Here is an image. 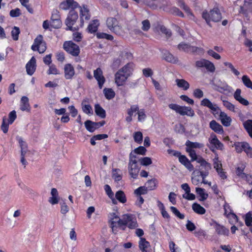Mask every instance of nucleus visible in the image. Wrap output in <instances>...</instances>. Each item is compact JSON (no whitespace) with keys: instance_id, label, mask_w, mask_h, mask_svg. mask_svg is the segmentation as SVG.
I'll use <instances>...</instances> for the list:
<instances>
[{"instance_id":"4be33fe9","label":"nucleus","mask_w":252,"mask_h":252,"mask_svg":"<svg viewBox=\"0 0 252 252\" xmlns=\"http://www.w3.org/2000/svg\"><path fill=\"white\" fill-rule=\"evenodd\" d=\"M79 8L80 12V19L81 21L82 26L84 24V19L85 20H89L90 18V15L89 14V11L88 9L85 6H83L82 7H78Z\"/></svg>"},{"instance_id":"f3484780","label":"nucleus","mask_w":252,"mask_h":252,"mask_svg":"<svg viewBox=\"0 0 252 252\" xmlns=\"http://www.w3.org/2000/svg\"><path fill=\"white\" fill-rule=\"evenodd\" d=\"M26 71L28 75H32L36 69V60L32 57L26 65Z\"/></svg>"},{"instance_id":"7c9ffc66","label":"nucleus","mask_w":252,"mask_h":252,"mask_svg":"<svg viewBox=\"0 0 252 252\" xmlns=\"http://www.w3.org/2000/svg\"><path fill=\"white\" fill-rule=\"evenodd\" d=\"M99 26V22L98 20H93L88 27L87 30L88 32L91 33L95 32L97 31Z\"/></svg>"},{"instance_id":"c756f323","label":"nucleus","mask_w":252,"mask_h":252,"mask_svg":"<svg viewBox=\"0 0 252 252\" xmlns=\"http://www.w3.org/2000/svg\"><path fill=\"white\" fill-rule=\"evenodd\" d=\"M164 59L168 62L176 63L178 62V58L173 56L168 51H165L163 54Z\"/></svg>"},{"instance_id":"5701e85b","label":"nucleus","mask_w":252,"mask_h":252,"mask_svg":"<svg viewBox=\"0 0 252 252\" xmlns=\"http://www.w3.org/2000/svg\"><path fill=\"white\" fill-rule=\"evenodd\" d=\"M241 90L240 89H237L235 91L234 94V97L238 101L239 103H240L241 104L245 105V106H248L249 104V102L247 99H245L244 98L242 97L241 95Z\"/></svg>"},{"instance_id":"6ab92c4d","label":"nucleus","mask_w":252,"mask_h":252,"mask_svg":"<svg viewBox=\"0 0 252 252\" xmlns=\"http://www.w3.org/2000/svg\"><path fill=\"white\" fill-rule=\"evenodd\" d=\"M219 119L220 120L221 124L225 126H229L231 125V119L230 117L224 112L221 111L220 110L219 112Z\"/></svg>"},{"instance_id":"a19ab883","label":"nucleus","mask_w":252,"mask_h":252,"mask_svg":"<svg viewBox=\"0 0 252 252\" xmlns=\"http://www.w3.org/2000/svg\"><path fill=\"white\" fill-rule=\"evenodd\" d=\"M157 181L156 179H151L148 180L146 183V187L147 190H152L155 189L157 187Z\"/></svg>"},{"instance_id":"39448f33","label":"nucleus","mask_w":252,"mask_h":252,"mask_svg":"<svg viewBox=\"0 0 252 252\" xmlns=\"http://www.w3.org/2000/svg\"><path fill=\"white\" fill-rule=\"evenodd\" d=\"M168 107L170 109L182 116L187 115L193 117L194 115V111L189 107L182 106L174 103L169 104Z\"/></svg>"},{"instance_id":"864d4df0","label":"nucleus","mask_w":252,"mask_h":252,"mask_svg":"<svg viewBox=\"0 0 252 252\" xmlns=\"http://www.w3.org/2000/svg\"><path fill=\"white\" fill-rule=\"evenodd\" d=\"M171 211L178 218L180 219H184L185 215L181 214L179 211L175 207H170Z\"/></svg>"},{"instance_id":"6e6552de","label":"nucleus","mask_w":252,"mask_h":252,"mask_svg":"<svg viewBox=\"0 0 252 252\" xmlns=\"http://www.w3.org/2000/svg\"><path fill=\"white\" fill-rule=\"evenodd\" d=\"M209 144L207 145V146L212 151L214 152L215 149L222 150L223 148V145L220 141L217 138L216 135L214 133H212L208 139Z\"/></svg>"},{"instance_id":"f704fd0d","label":"nucleus","mask_w":252,"mask_h":252,"mask_svg":"<svg viewBox=\"0 0 252 252\" xmlns=\"http://www.w3.org/2000/svg\"><path fill=\"white\" fill-rule=\"evenodd\" d=\"M112 176L115 181H120L122 179V172L120 169H113Z\"/></svg>"},{"instance_id":"a18cd8bd","label":"nucleus","mask_w":252,"mask_h":252,"mask_svg":"<svg viewBox=\"0 0 252 252\" xmlns=\"http://www.w3.org/2000/svg\"><path fill=\"white\" fill-rule=\"evenodd\" d=\"M242 81L244 85L248 88L252 86V82L247 75H243L242 77Z\"/></svg>"},{"instance_id":"4c0bfd02","label":"nucleus","mask_w":252,"mask_h":252,"mask_svg":"<svg viewBox=\"0 0 252 252\" xmlns=\"http://www.w3.org/2000/svg\"><path fill=\"white\" fill-rule=\"evenodd\" d=\"M103 93L105 98L108 100L113 98L115 96V92L111 88H104Z\"/></svg>"},{"instance_id":"423d86ee","label":"nucleus","mask_w":252,"mask_h":252,"mask_svg":"<svg viewBox=\"0 0 252 252\" xmlns=\"http://www.w3.org/2000/svg\"><path fill=\"white\" fill-rule=\"evenodd\" d=\"M78 18L77 12L75 9H71L65 20V24L67 27V29L73 31L78 29V27H73Z\"/></svg>"},{"instance_id":"0e129e2a","label":"nucleus","mask_w":252,"mask_h":252,"mask_svg":"<svg viewBox=\"0 0 252 252\" xmlns=\"http://www.w3.org/2000/svg\"><path fill=\"white\" fill-rule=\"evenodd\" d=\"M62 25V22L60 19L51 20V26L55 29L59 28Z\"/></svg>"},{"instance_id":"412c9836","label":"nucleus","mask_w":252,"mask_h":252,"mask_svg":"<svg viewBox=\"0 0 252 252\" xmlns=\"http://www.w3.org/2000/svg\"><path fill=\"white\" fill-rule=\"evenodd\" d=\"M178 5L185 11L190 19L195 21V17L194 15L191 12L189 7L185 4L184 1L180 0L179 1Z\"/></svg>"},{"instance_id":"aec40b11","label":"nucleus","mask_w":252,"mask_h":252,"mask_svg":"<svg viewBox=\"0 0 252 252\" xmlns=\"http://www.w3.org/2000/svg\"><path fill=\"white\" fill-rule=\"evenodd\" d=\"M64 77L66 79H71L75 74V71L73 66L68 63L64 65Z\"/></svg>"},{"instance_id":"774afa93","label":"nucleus","mask_w":252,"mask_h":252,"mask_svg":"<svg viewBox=\"0 0 252 252\" xmlns=\"http://www.w3.org/2000/svg\"><path fill=\"white\" fill-rule=\"evenodd\" d=\"M244 151L246 153L248 157L252 158V148L250 147L248 143H246V145L244 150Z\"/></svg>"},{"instance_id":"2f4dec72","label":"nucleus","mask_w":252,"mask_h":252,"mask_svg":"<svg viewBox=\"0 0 252 252\" xmlns=\"http://www.w3.org/2000/svg\"><path fill=\"white\" fill-rule=\"evenodd\" d=\"M95 113L101 118L104 119L106 117V112L105 110L98 104L94 105Z\"/></svg>"},{"instance_id":"de8ad7c7","label":"nucleus","mask_w":252,"mask_h":252,"mask_svg":"<svg viewBox=\"0 0 252 252\" xmlns=\"http://www.w3.org/2000/svg\"><path fill=\"white\" fill-rule=\"evenodd\" d=\"M147 188L146 186H142L139 187L134 190V193L137 195H141V194H145L147 193Z\"/></svg>"},{"instance_id":"bf43d9fd","label":"nucleus","mask_w":252,"mask_h":252,"mask_svg":"<svg viewBox=\"0 0 252 252\" xmlns=\"http://www.w3.org/2000/svg\"><path fill=\"white\" fill-rule=\"evenodd\" d=\"M21 14V10L19 8L10 10L9 13L10 16L12 17H17L20 16Z\"/></svg>"},{"instance_id":"f8f14e48","label":"nucleus","mask_w":252,"mask_h":252,"mask_svg":"<svg viewBox=\"0 0 252 252\" xmlns=\"http://www.w3.org/2000/svg\"><path fill=\"white\" fill-rule=\"evenodd\" d=\"M18 141L21 147V162L25 167L27 164V162L25 159V157L28 153L27 145L21 138H19Z\"/></svg>"},{"instance_id":"79ce46f5","label":"nucleus","mask_w":252,"mask_h":252,"mask_svg":"<svg viewBox=\"0 0 252 252\" xmlns=\"http://www.w3.org/2000/svg\"><path fill=\"white\" fill-rule=\"evenodd\" d=\"M19 1L21 5L25 7L29 13L31 14L33 13V10L29 3L30 0H19Z\"/></svg>"},{"instance_id":"a878e982","label":"nucleus","mask_w":252,"mask_h":252,"mask_svg":"<svg viewBox=\"0 0 252 252\" xmlns=\"http://www.w3.org/2000/svg\"><path fill=\"white\" fill-rule=\"evenodd\" d=\"M179 161L189 171L193 170V166L189 159L184 155H181L179 158Z\"/></svg>"},{"instance_id":"7ed1b4c3","label":"nucleus","mask_w":252,"mask_h":252,"mask_svg":"<svg viewBox=\"0 0 252 252\" xmlns=\"http://www.w3.org/2000/svg\"><path fill=\"white\" fill-rule=\"evenodd\" d=\"M202 17L210 27H212L211 22H218L222 18L221 14L218 8H214L209 11L204 10L202 13Z\"/></svg>"},{"instance_id":"1a4fd4ad","label":"nucleus","mask_w":252,"mask_h":252,"mask_svg":"<svg viewBox=\"0 0 252 252\" xmlns=\"http://www.w3.org/2000/svg\"><path fill=\"white\" fill-rule=\"evenodd\" d=\"M64 49L73 56H77L80 53V48L71 41H65L63 44Z\"/></svg>"},{"instance_id":"e2e57ef3","label":"nucleus","mask_w":252,"mask_h":252,"mask_svg":"<svg viewBox=\"0 0 252 252\" xmlns=\"http://www.w3.org/2000/svg\"><path fill=\"white\" fill-rule=\"evenodd\" d=\"M142 29L144 31H148L150 27H151V24L150 23V21L148 20H145L142 22Z\"/></svg>"},{"instance_id":"13d9d810","label":"nucleus","mask_w":252,"mask_h":252,"mask_svg":"<svg viewBox=\"0 0 252 252\" xmlns=\"http://www.w3.org/2000/svg\"><path fill=\"white\" fill-rule=\"evenodd\" d=\"M213 166L215 169H218L222 167V163L220 160L219 159L218 156H216L213 159Z\"/></svg>"},{"instance_id":"ddd939ff","label":"nucleus","mask_w":252,"mask_h":252,"mask_svg":"<svg viewBox=\"0 0 252 252\" xmlns=\"http://www.w3.org/2000/svg\"><path fill=\"white\" fill-rule=\"evenodd\" d=\"M177 48L181 51H183L186 53H195L197 52L199 49V48L192 46L189 44L182 42L178 45Z\"/></svg>"},{"instance_id":"49530a36","label":"nucleus","mask_w":252,"mask_h":252,"mask_svg":"<svg viewBox=\"0 0 252 252\" xmlns=\"http://www.w3.org/2000/svg\"><path fill=\"white\" fill-rule=\"evenodd\" d=\"M134 141L138 144L141 143L143 139V135L141 132H135L133 134Z\"/></svg>"},{"instance_id":"09e8293b","label":"nucleus","mask_w":252,"mask_h":252,"mask_svg":"<svg viewBox=\"0 0 252 252\" xmlns=\"http://www.w3.org/2000/svg\"><path fill=\"white\" fill-rule=\"evenodd\" d=\"M10 123L7 121V119L4 118L2 119V123L1 126V129L4 133H6L8 130V126Z\"/></svg>"},{"instance_id":"cd10ccee","label":"nucleus","mask_w":252,"mask_h":252,"mask_svg":"<svg viewBox=\"0 0 252 252\" xmlns=\"http://www.w3.org/2000/svg\"><path fill=\"white\" fill-rule=\"evenodd\" d=\"M186 149L194 150L195 148L201 149L204 147V144L198 142H193L189 140H187L185 143Z\"/></svg>"},{"instance_id":"9d476101","label":"nucleus","mask_w":252,"mask_h":252,"mask_svg":"<svg viewBox=\"0 0 252 252\" xmlns=\"http://www.w3.org/2000/svg\"><path fill=\"white\" fill-rule=\"evenodd\" d=\"M210 225L213 226L216 233L219 235L228 236L229 234V229L225 226L218 223L216 221L212 220L210 222Z\"/></svg>"},{"instance_id":"603ef678","label":"nucleus","mask_w":252,"mask_h":252,"mask_svg":"<svg viewBox=\"0 0 252 252\" xmlns=\"http://www.w3.org/2000/svg\"><path fill=\"white\" fill-rule=\"evenodd\" d=\"M139 162L144 166H147L152 163V159L149 157L142 158L139 159Z\"/></svg>"},{"instance_id":"dca6fc26","label":"nucleus","mask_w":252,"mask_h":252,"mask_svg":"<svg viewBox=\"0 0 252 252\" xmlns=\"http://www.w3.org/2000/svg\"><path fill=\"white\" fill-rule=\"evenodd\" d=\"M200 105L209 108L213 111L214 115L218 114L220 110L217 104H213L208 98H204L202 99L200 102Z\"/></svg>"},{"instance_id":"4468645a","label":"nucleus","mask_w":252,"mask_h":252,"mask_svg":"<svg viewBox=\"0 0 252 252\" xmlns=\"http://www.w3.org/2000/svg\"><path fill=\"white\" fill-rule=\"evenodd\" d=\"M94 76L97 80L99 89H102L104 83L105 82V79L103 75L102 70L100 68H97L94 71Z\"/></svg>"},{"instance_id":"5fc2aeb1","label":"nucleus","mask_w":252,"mask_h":252,"mask_svg":"<svg viewBox=\"0 0 252 252\" xmlns=\"http://www.w3.org/2000/svg\"><path fill=\"white\" fill-rule=\"evenodd\" d=\"M245 221L246 225L250 226L252 222V213L251 212H248L245 216Z\"/></svg>"},{"instance_id":"69168bd1","label":"nucleus","mask_w":252,"mask_h":252,"mask_svg":"<svg viewBox=\"0 0 252 252\" xmlns=\"http://www.w3.org/2000/svg\"><path fill=\"white\" fill-rule=\"evenodd\" d=\"M146 148L143 146H140L135 149H134L133 152L135 154H137L141 155H145V153L146 152Z\"/></svg>"},{"instance_id":"0eeeda50","label":"nucleus","mask_w":252,"mask_h":252,"mask_svg":"<svg viewBox=\"0 0 252 252\" xmlns=\"http://www.w3.org/2000/svg\"><path fill=\"white\" fill-rule=\"evenodd\" d=\"M46 43L43 40V36L38 35L34 39V43L32 46V49L34 51H37L40 54L43 53L46 50Z\"/></svg>"},{"instance_id":"20e7f679","label":"nucleus","mask_w":252,"mask_h":252,"mask_svg":"<svg viewBox=\"0 0 252 252\" xmlns=\"http://www.w3.org/2000/svg\"><path fill=\"white\" fill-rule=\"evenodd\" d=\"M106 24L107 28L116 34L120 35L123 32L122 27L116 18L112 17L107 18Z\"/></svg>"},{"instance_id":"f257e3e1","label":"nucleus","mask_w":252,"mask_h":252,"mask_svg":"<svg viewBox=\"0 0 252 252\" xmlns=\"http://www.w3.org/2000/svg\"><path fill=\"white\" fill-rule=\"evenodd\" d=\"M110 222L112 232L115 234L117 232L118 227H119L127 225L130 229H134L138 226L135 216L130 214L123 215L121 219L119 217L112 219Z\"/></svg>"},{"instance_id":"338daca9","label":"nucleus","mask_w":252,"mask_h":252,"mask_svg":"<svg viewBox=\"0 0 252 252\" xmlns=\"http://www.w3.org/2000/svg\"><path fill=\"white\" fill-rule=\"evenodd\" d=\"M83 111L87 114H92L93 109L90 105H84L82 106Z\"/></svg>"},{"instance_id":"2eb2a0df","label":"nucleus","mask_w":252,"mask_h":252,"mask_svg":"<svg viewBox=\"0 0 252 252\" xmlns=\"http://www.w3.org/2000/svg\"><path fill=\"white\" fill-rule=\"evenodd\" d=\"M140 167L137 165V162H128V172L130 176L133 179H136L138 177Z\"/></svg>"},{"instance_id":"72a5a7b5","label":"nucleus","mask_w":252,"mask_h":252,"mask_svg":"<svg viewBox=\"0 0 252 252\" xmlns=\"http://www.w3.org/2000/svg\"><path fill=\"white\" fill-rule=\"evenodd\" d=\"M195 191L197 194L200 197V201H204L208 198V194L205 192L204 189L196 188Z\"/></svg>"},{"instance_id":"c85d7f7f","label":"nucleus","mask_w":252,"mask_h":252,"mask_svg":"<svg viewBox=\"0 0 252 252\" xmlns=\"http://www.w3.org/2000/svg\"><path fill=\"white\" fill-rule=\"evenodd\" d=\"M139 248L142 252H148L150 244L145 238H141L139 242Z\"/></svg>"},{"instance_id":"6e6d98bb","label":"nucleus","mask_w":252,"mask_h":252,"mask_svg":"<svg viewBox=\"0 0 252 252\" xmlns=\"http://www.w3.org/2000/svg\"><path fill=\"white\" fill-rule=\"evenodd\" d=\"M223 104V105L228 110L230 111L235 112V106L232 104L231 102L225 100H222Z\"/></svg>"},{"instance_id":"f03ea898","label":"nucleus","mask_w":252,"mask_h":252,"mask_svg":"<svg viewBox=\"0 0 252 252\" xmlns=\"http://www.w3.org/2000/svg\"><path fill=\"white\" fill-rule=\"evenodd\" d=\"M134 68V64L128 63L120 69L115 74V81L118 86L124 85L128 78L132 73Z\"/></svg>"},{"instance_id":"e433bc0d","label":"nucleus","mask_w":252,"mask_h":252,"mask_svg":"<svg viewBox=\"0 0 252 252\" xmlns=\"http://www.w3.org/2000/svg\"><path fill=\"white\" fill-rule=\"evenodd\" d=\"M223 209L224 210V215L226 216L227 217H228L229 215H232V217L234 219L237 218V216L235 214L232 213V211L229 205L226 202H225L223 205Z\"/></svg>"},{"instance_id":"a211bd4d","label":"nucleus","mask_w":252,"mask_h":252,"mask_svg":"<svg viewBox=\"0 0 252 252\" xmlns=\"http://www.w3.org/2000/svg\"><path fill=\"white\" fill-rule=\"evenodd\" d=\"M78 7V4L74 0H66L60 4V7L63 10H67L70 8L71 9H75Z\"/></svg>"},{"instance_id":"393cba45","label":"nucleus","mask_w":252,"mask_h":252,"mask_svg":"<svg viewBox=\"0 0 252 252\" xmlns=\"http://www.w3.org/2000/svg\"><path fill=\"white\" fill-rule=\"evenodd\" d=\"M20 109L22 111H30V105L29 102V98L26 96H22L21 99Z\"/></svg>"},{"instance_id":"b1692460","label":"nucleus","mask_w":252,"mask_h":252,"mask_svg":"<svg viewBox=\"0 0 252 252\" xmlns=\"http://www.w3.org/2000/svg\"><path fill=\"white\" fill-rule=\"evenodd\" d=\"M51 197H49L48 201L52 205L57 204L59 201V193L57 189L53 188L51 191Z\"/></svg>"},{"instance_id":"4d7b16f0","label":"nucleus","mask_w":252,"mask_h":252,"mask_svg":"<svg viewBox=\"0 0 252 252\" xmlns=\"http://www.w3.org/2000/svg\"><path fill=\"white\" fill-rule=\"evenodd\" d=\"M48 74L57 75L60 74L59 71L57 69L56 66L52 64L49 66V69L47 72Z\"/></svg>"},{"instance_id":"37998d69","label":"nucleus","mask_w":252,"mask_h":252,"mask_svg":"<svg viewBox=\"0 0 252 252\" xmlns=\"http://www.w3.org/2000/svg\"><path fill=\"white\" fill-rule=\"evenodd\" d=\"M204 65V67H205L208 71L210 72H214L215 71L216 68L214 64L209 60H207L206 62Z\"/></svg>"},{"instance_id":"9b49d317","label":"nucleus","mask_w":252,"mask_h":252,"mask_svg":"<svg viewBox=\"0 0 252 252\" xmlns=\"http://www.w3.org/2000/svg\"><path fill=\"white\" fill-rule=\"evenodd\" d=\"M105 124V122L104 121H102L99 122H94L91 120H87L85 122L84 125L88 131L93 132L94 131L95 129L103 126Z\"/></svg>"},{"instance_id":"c9c22d12","label":"nucleus","mask_w":252,"mask_h":252,"mask_svg":"<svg viewBox=\"0 0 252 252\" xmlns=\"http://www.w3.org/2000/svg\"><path fill=\"white\" fill-rule=\"evenodd\" d=\"M192 209L197 214L203 215L205 213V209L200 204L197 203H194L192 205Z\"/></svg>"},{"instance_id":"052dcab7","label":"nucleus","mask_w":252,"mask_h":252,"mask_svg":"<svg viewBox=\"0 0 252 252\" xmlns=\"http://www.w3.org/2000/svg\"><path fill=\"white\" fill-rule=\"evenodd\" d=\"M9 119H7V121L10 123V124H12L14 120L16 118V113L15 110H13L10 112L9 114Z\"/></svg>"},{"instance_id":"3c124183","label":"nucleus","mask_w":252,"mask_h":252,"mask_svg":"<svg viewBox=\"0 0 252 252\" xmlns=\"http://www.w3.org/2000/svg\"><path fill=\"white\" fill-rule=\"evenodd\" d=\"M247 142H238L235 144L236 151L237 153H241L244 151Z\"/></svg>"},{"instance_id":"bb28decb","label":"nucleus","mask_w":252,"mask_h":252,"mask_svg":"<svg viewBox=\"0 0 252 252\" xmlns=\"http://www.w3.org/2000/svg\"><path fill=\"white\" fill-rule=\"evenodd\" d=\"M210 127L215 132L222 133L223 132L222 126L215 120H212L209 124Z\"/></svg>"},{"instance_id":"58836bf2","label":"nucleus","mask_w":252,"mask_h":252,"mask_svg":"<svg viewBox=\"0 0 252 252\" xmlns=\"http://www.w3.org/2000/svg\"><path fill=\"white\" fill-rule=\"evenodd\" d=\"M116 199L121 203H125L126 202V198L124 191L119 190L115 194Z\"/></svg>"},{"instance_id":"473e14b6","label":"nucleus","mask_w":252,"mask_h":252,"mask_svg":"<svg viewBox=\"0 0 252 252\" xmlns=\"http://www.w3.org/2000/svg\"><path fill=\"white\" fill-rule=\"evenodd\" d=\"M175 81L177 86L184 90H187L189 87V83L184 79H177Z\"/></svg>"},{"instance_id":"8fccbe9b","label":"nucleus","mask_w":252,"mask_h":252,"mask_svg":"<svg viewBox=\"0 0 252 252\" xmlns=\"http://www.w3.org/2000/svg\"><path fill=\"white\" fill-rule=\"evenodd\" d=\"M20 29L17 27H14L11 31V35L14 40H17L20 33Z\"/></svg>"},{"instance_id":"680f3d73","label":"nucleus","mask_w":252,"mask_h":252,"mask_svg":"<svg viewBox=\"0 0 252 252\" xmlns=\"http://www.w3.org/2000/svg\"><path fill=\"white\" fill-rule=\"evenodd\" d=\"M171 12L175 15L181 17H184V15L183 12L180 11L179 8L176 7H173L171 9Z\"/></svg>"},{"instance_id":"ea45409f","label":"nucleus","mask_w":252,"mask_h":252,"mask_svg":"<svg viewBox=\"0 0 252 252\" xmlns=\"http://www.w3.org/2000/svg\"><path fill=\"white\" fill-rule=\"evenodd\" d=\"M245 128L248 132L250 136L252 138V120H248L243 124Z\"/></svg>"},{"instance_id":"c03bdc74","label":"nucleus","mask_w":252,"mask_h":252,"mask_svg":"<svg viewBox=\"0 0 252 252\" xmlns=\"http://www.w3.org/2000/svg\"><path fill=\"white\" fill-rule=\"evenodd\" d=\"M96 36L99 39H106L108 40H112L114 38L112 35L104 32L97 33Z\"/></svg>"}]
</instances>
